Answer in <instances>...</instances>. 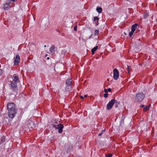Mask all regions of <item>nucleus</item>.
<instances>
[{"label":"nucleus","instance_id":"42","mask_svg":"<svg viewBox=\"0 0 157 157\" xmlns=\"http://www.w3.org/2000/svg\"><path fill=\"white\" fill-rule=\"evenodd\" d=\"M156 134L157 135V132H156Z\"/></svg>","mask_w":157,"mask_h":157},{"label":"nucleus","instance_id":"16","mask_svg":"<svg viewBox=\"0 0 157 157\" xmlns=\"http://www.w3.org/2000/svg\"><path fill=\"white\" fill-rule=\"evenodd\" d=\"M6 137L5 136H3L1 138V142H0V144L4 143L5 141Z\"/></svg>","mask_w":157,"mask_h":157},{"label":"nucleus","instance_id":"20","mask_svg":"<svg viewBox=\"0 0 157 157\" xmlns=\"http://www.w3.org/2000/svg\"><path fill=\"white\" fill-rule=\"evenodd\" d=\"M149 16V14L147 13H144L143 15V17L144 19H146Z\"/></svg>","mask_w":157,"mask_h":157},{"label":"nucleus","instance_id":"28","mask_svg":"<svg viewBox=\"0 0 157 157\" xmlns=\"http://www.w3.org/2000/svg\"><path fill=\"white\" fill-rule=\"evenodd\" d=\"M108 96V94H104V97L105 98H107Z\"/></svg>","mask_w":157,"mask_h":157},{"label":"nucleus","instance_id":"13","mask_svg":"<svg viewBox=\"0 0 157 157\" xmlns=\"http://www.w3.org/2000/svg\"><path fill=\"white\" fill-rule=\"evenodd\" d=\"M55 47L54 45H52L51 46V47L50 48V51L51 53H52L54 54L55 52Z\"/></svg>","mask_w":157,"mask_h":157},{"label":"nucleus","instance_id":"1","mask_svg":"<svg viewBox=\"0 0 157 157\" xmlns=\"http://www.w3.org/2000/svg\"><path fill=\"white\" fill-rule=\"evenodd\" d=\"M7 107L9 117L13 119L17 113V109H16V105L13 102H9L7 104Z\"/></svg>","mask_w":157,"mask_h":157},{"label":"nucleus","instance_id":"44","mask_svg":"<svg viewBox=\"0 0 157 157\" xmlns=\"http://www.w3.org/2000/svg\"><path fill=\"white\" fill-rule=\"evenodd\" d=\"M55 123H56V124H57V123H58L57 122H55Z\"/></svg>","mask_w":157,"mask_h":157},{"label":"nucleus","instance_id":"32","mask_svg":"<svg viewBox=\"0 0 157 157\" xmlns=\"http://www.w3.org/2000/svg\"><path fill=\"white\" fill-rule=\"evenodd\" d=\"M108 92H111V89L110 88H108L107 89Z\"/></svg>","mask_w":157,"mask_h":157},{"label":"nucleus","instance_id":"10","mask_svg":"<svg viewBox=\"0 0 157 157\" xmlns=\"http://www.w3.org/2000/svg\"><path fill=\"white\" fill-rule=\"evenodd\" d=\"M13 79L12 82L17 83L20 82L19 78L17 76L14 75H13Z\"/></svg>","mask_w":157,"mask_h":157},{"label":"nucleus","instance_id":"22","mask_svg":"<svg viewBox=\"0 0 157 157\" xmlns=\"http://www.w3.org/2000/svg\"><path fill=\"white\" fill-rule=\"evenodd\" d=\"M99 18L98 16H95L94 17V21H98Z\"/></svg>","mask_w":157,"mask_h":157},{"label":"nucleus","instance_id":"31","mask_svg":"<svg viewBox=\"0 0 157 157\" xmlns=\"http://www.w3.org/2000/svg\"><path fill=\"white\" fill-rule=\"evenodd\" d=\"M145 106V105H144L141 104L140 106V108H144V107Z\"/></svg>","mask_w":157,"mask_h":157},{"label":"nucleus","instance_id":"38","mask_svg":"<svg viewBox=\"0 0 157 157\" xmlns=\"http://www.w3.org/2000/svg\"><path fill=\"white\" fill-rule=\"evenodd\" d=\"M56 31H57L58 33H60V32L58 30H56Z\"/></svg>","mask_w":157,"mask_h":157},{"label":"nucleus","instance_id":"37","mask_svg":"<svg viewBox=\"0 0 157 157\" xmlns=\"http://www.w3.org/2000/svg\"><path fill=\"white\" fill-rule=\"evenodd\" d=\"M80 98H81V99H83L84 97H83V96H81L80 97Z\"/></svg>","mask_w":157,"mask_h":157},{"label":"nucleus","instance_id":"39","mask_svg":"<svg viewBox=\"0 0 157 157\" xmlns=\"http://www.w3.org/2000/svg\"><path fill=\"white\" fill-rule=\"evenodd\" d=\"M61 35L62 36H64V33H62L61 34Z\"/></svg>","mask_w":157,"mask_h":157},{"label":"nucleus","instance_id":"2","mask_svg":"<svg viewBox=\"0 0 157 157\" xmlns=\"http://www.w3.org/2000/svg\"><path fill=\"white\" fill-rule=\"evenodd\" d=\"M10 83L9 84V85L10 89L12 90L14 95H17L18 91L17 83L12 81H10Z\"/></svg>","mask_w":157,"mask_h":157},{"label":"nucleus","instance_id":"41","mask_svg":"<svg viewBox=\"0 0 157 157\" xmlns=\"http://www.w3.org/2000/svg\"><path fill=\"white\" fill-rule=\"evenodd\" d=\"M47 59H49V57H48L47 58Z\"/></svg>","mask_w":157,"mask_h":157},{"label":"nucleus","instance_id":"5","mask_svg":"<svg viewBox=\"0 0 157 157\" xmlns=\"http://www.w3.org/2000/svg\"><path fill=\"white\" fill-rule=\"evenodd\" d=\"M53 128H55V129H58V132L59 133H61L63 132V129L64 128L63 125L59 124H52Z\"/></svg>","mask_w":157,"mask_h":157},{"label":"nucleus","instance_id":"23","mask_svg":"<svg viewBox=\"0 0 157 157\" xmlns=\"http://www.w3.org/2000/svg\"><path fill=\"white\" fill-rule=\"evenodd\" d=\"M99 33V31L98 30L96 29L94 31V35L95 36L97 35Z\"/></svg>","mask_w":157,"mask_h":157},{"label":"nucleus","instance_id":"4","mask_svg":"<svg viewBox=\"0 0 157 157\" xmlns=\"http://www.w3.org/2000/svg\"><path fill=\"white\" fill-rule=\"evenodd\" d=\"M145 95L142 93L139 92L137 93L136 96L135 100L136 102H140L145 98Z\"/></svg>","mask_w":157,"mask_h":157},{"label":"nucleus","instance_id":"25","mask_svg":"<svg viewBox=\"0 0 157 157\" xmlns=\"http://www.w3.org/2000/svg\"><path fill=\"white\" fill-rule=\"evenodd\" d=\"M112 156V155L110 153H107L105 154L106 157H111Z\"/></svg>","mask_w":157,"mask_h":157},{"label":"nucleus","instance_id":"34","mask_svg":"<svg viewBox=\"0 0 157 157\" xmlns=\"http://www.w3.org/2000/svg\"><path fill=\"white\" fill-rule=\"evenodd\" d=\"M2 75V70L0 69V76Z\"/></svg>","mask_w":157,"mask_h":157},{"label":"nucleus","instance_id":"26","mask_svg":"<svg viewBox=\"0 0 157 157\" xmlns=\"http://www.w3.org/2000/svg\"><path fill=\"white\" fill-rule=\"evenodd\" d=\"M127 71L128 72V73H129V70L130 69V67H131V66L127 65Z\"/></svg>","mask_w":157,"mask_h":157},{"label":"nucleus","instance_id":"36","mask_svg":"<svg viewBox=\"0 0 157 157\" xmlns=\"http://www.w3.org/2000/svg\"><path fill=\"white\" fill-rule=\"evenodd\" d=\"M92 36V34L88 38V39H90L91 37Z\"/></svg>","mask_w":157,"mask_h":157},{"label":"nucleus","instance_id":"35","mask_svg":"<svg viewBox=\"0 0 157 157\" xmlns=\"http://www.w3.org/2000/svg\"><path fill=\"white\" fill-rule=\"evenodd\" d=\"M70 147H69V148H68L67 149V151H68L69 152H70L71 151V150L72 149V147H71V148L70 149V150L69 149Z\"/></svg>","mask_w":157,"mask_h":157},{"label":"nucleus","instance_id":"15","mask_svg":"<svg viewBox=\"0 0 157 157\" xmlns=\"http://www.w3.org/2000/svg\"><path fill=\"white\" fill-rule=\"evenodd\" d=\"M98 46H96L95 47H94L93 48H92L91 50V52H92V54H94L95 52L96 51V50L98 48Z\"/></svg>","mask_w":157,"mask_h":157},{"label":"nucleus","instance_id":"3","mask_svg":"<svg viewBox=\"0 0 157 157\" xmlns=\"http://www.w3.org/2000/svg\"><path fill=\"white\" fill-rule=\"evenodd\" d=\"M114 103H116L115 105V107H117V104H120V102L119 101H117L116 100H115L114 99H112L108 103V104L107 105H106V109L108 110H109L111 109L113 105L114 104Z\"/></svg>","mask_w":157,"mask_h":157},{"label":"nucleus","instance_id":"24","mask_svg":"<svg viewBox=\"0 0 157 157\" xmlns=\"http://www.w3.org/2000/svg\"><path fill=\"white\" fill-rule=\"evenodd\" d=\"M105 129H104V130H102L101 131V132L100 133L98 134V136H101V135L102 134L103 132H105Z\"/></svg>","mask_w":157,"mask_h":157},{"label":"nucleus","instance_id":"19","mask_svg":"<svg viewBox=\"0 0 157 157\" xmlns=\"http://www.w3.org/2000/svg\"><path fill=\"white\" fill-rule=\"evenodd\" d=\"M30 46H31V47H32V48H33V49H32V48H31V47H29L30 50L32 51H33V49H35V48L36 46L34 44H31Z\"/></svg>","mask_w":157,"mask_h":157},{"label":"nucleus","instance_id":"30","mask_svg":"<svg viewBox=\"0 0 157 157\" xmlns=\"http://www.w3.org/2000/svg\"><path fill=\"white\" fill-rule=\"evenodd\" d=\"M74 30L75 31H76L77 30V26H75L74 28Z\"/></svg>","mask_w":157,"mask_h":157},{"label":"nucleus","instance_id":"45","mask_svg":"<svg viewBox=\"0 0 157 157\" xmlns=\"http://www.w3.org/2000/svg\"><path fill=\"white\" fill-rule=\"evenodd\" d=\"M44 47H46V45H44Z\"/></svg>","mask_w":157,"mask_h":157},{"label":"nucleus","instance_id":"14","mask_svg":"<svg viewBox=\"0 0 157 157\" xmlns=\"http://www.w3.org/2000/svg\"><path fill=\"white\" fill-rule=\"evenodd\" d=\"M96 10L99 13H101L102 11V8L100 7H97Z\"/></svg>","mask_w":157,"mask_h":157},{"label":"nucleus","instance_id":"6","mask_svg":"<svg viewBox=\"0 0 157 157\" xmlns=\"http://www.w3.org/2000/svg\"><path fill=\"white\" fill-rule=\"evenodd\" d=\"M72 82V79L71 78H69L68 79L66 80L65 84L66 85V87L65 90L67 91H69L68 90V87H71V85Z\"/></svg>","mask_w":157,"mask_h":157},{"label":"nucleus","instance_id":"33","mask_svg":"<svg viewBox=\"0 0 157 157\" xmlns=\"http://www.w3.org/2000/svg\"><path fill=\"white\" fill-rule=\"evenodd\" d=\"M104 92L105 93V94H108V91H107V90L106 89H104Z\"/></svg>","mask_w":157,"mask_h":157},{"label":"nucleus","instance_id":"12","mask_svg":"<svg viewBox=\"0 0 157 157\" xmlns=\"http://www.w3.org/2000/svg\"><path fill=\"white\" fill-rule=\"evenodd\" d=\"M138 26V24H135L132 25L131 27V30H132L135 32L136 29V28L137 26Z\"/></svg>","mask_w":157,"mask_h":157},{"label":"nucleus","instance_id":"27","mask_svg":"<svg viewBox=\"0 0 157 157\" xmlns=\"http://www.w3.org/2000/svg\"><path fill=\"white\" fill-rule=\"evenodd\" d=\"M15 1V0H7L6 2H10V3H13Z\"/></svg>","mask_w":157,"mask_h":157},{"label":"nucleus","instance_id":"47","mask_svg":"<svg viewBox=\"0 0 157 157\" xmlns=\"http://www.w3.org/2000/svg\"><path fill=\"white\" fill-rule=\"evenodd\" d=\"M119 105V104H117V105Z\"/></svg>","mask_w":157,"mask_h":157},{"label":"nucleus","instance_id":"11","mask_svg":"<svg viewBox=\"0 0 157 157\" xmlns=\"http://www.w3.org/2000/svg\"><path fill=\"white\" fill-rule=\"evenodd\" d=\"M151 105L149 104L148 105L145 106L144 107L143 109V111L144 112H145L147 110H149L150 107Z\"/></svg>","mask_w":157,"mask_h":157},{"label":"nucleus","instance_id":"9","mask_svg":"<svg viewBox=\"0 0 157 157\" xmlns=\"http://www.w3.org/2000/svg\"><path fill=\"white\" fill-rule=\"evenodd\" d=\"M11 3H10V2H8L5 4L3 5L4 8L5 10H8L9 9H10L11 7L10 6V4Z\"/></svg>","mask_w":157,"mask_h":157},{"label":"nucleus","instance_id":"48","mask_svg":"<svg viewBox=\"0 0 157 157\" xmlns=\"http://www.w3.org/2000/svg\"><path fill=\"white\" fill-rule=\"evenodd\" d=\"M156 3H157V0L156 1Z\"/></svg>","mask_w":157,"mask_h":157},{"label":"nucleus","instance_id":"43","mask_svg":"<svg viewBox=\"0 0 157 157\" xmlns=\"http://www.w3.org/2000/svg\"><path fill=\"white\" fill-rule=\"evenodd\" d=\"M124 34L126 35V33H124Z\"/></svg>","mask_w":157,"mask_h":157},{"label":"nucleus","instance_id":"29","mask_svg":"<svg viewBox=\"0 0 157 157\" xmlns=\"http://www.w3.org/2000/svg\"><path fill=\"white\" fill-rule=\"evenodd\" d=\"M96 22V26H97L99 25V23L98 22V21H95Z\"/></svg>","mask_w":157,"mask_h":157},{"label":"nucleus","instance_id":"7","mask_svg":"<svg viewBox=\"0 0 157 157\" xmlns=\"http://www.w3.org/2000/svg\"><path fill=\"white\" fill-rule=\"evenodd\" d=\"M113 78L114 79L117 80L119 77V72L118 70L116 68H115L113 70Z\"/></svg>","mask_w":157,"mask_h":157},{"label":"nucleus","instance_id":"46","mask_svg":"<svg viewBox=\"0 0 157 157\" xmlns=\"http://www.w3.org/2000/svg\"><path fill=\"white\" fill-rule=\"evenodd\" d=\"M47 56V55H46L45 56Z\"/></svg>","mask_w":157,"mask_h":157},{"label":"nucleus","instance_id":"40","mask_svg":"<svg viewBox=\"0 0 157 157\" xmlns=\"http://www.w3.org/2000/svg\"><path fill=\"white\" fill-rule=\"evenodd\" d=\"M87 97V95H84V97H85L86 98V97Z\"/></svg>","mask_w":157,"mask_h":157},{"label":"nucleus","instance_id":"21","mask_svg":"<svg viewBox=\"0 0 157 157\" xmlns=\"http://www.w3.org/2000/svg\"><path fill=\"white\" fill-rule=\"evenodd\" d=\"M66 52V51L65 49H64L63 50H62L61 52V55H64Z\"/></svg>","mask_w":157,"mask_h":157},{"label":"nucleus","instance_id":"17","mask_svg":"<svg viewBox=\"0 0 157 157\" xmlns=\"http://www.w3.org/2000/svg\"><path fill=\"white\" fill-rule=\"evenodd\" d=\"M124 118H125V117L123 116L121 117V120L120 125H121V123H122V124H123L124 123Z\"/></svg>","mask_w":157,"mask_h":157},{"label":"nucleus","instance_id":"18","mask_svg":"<svg viewBox=\"0 0 157 157\" xmlns=\"http://www.w3.org/2000/svg\"><path fill=\"white\" fill-rule=\"evenodd\" d=\"M134 32V31L132 30H131V31L130 32H129V35L130 37H132V36L135 35V34H133Z\"/></svg>","mask_w":157,"mask_h":157},{"label":"nucleus","instance_id":"8","mask_svg":"<svg viewBox=\"0 0 157 157\" xmlns=\"http://www.w3.org/2000/svg\"><path fill=\"white\" fill-rule=\"evenodd\" d=\"M20 57L18 54L16 55V58L14 60V64L15 65L18 64L20 62Z\"/></svg>","mask_w":157,"mask_h":157}]
</instances>
